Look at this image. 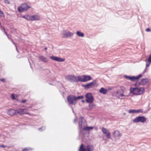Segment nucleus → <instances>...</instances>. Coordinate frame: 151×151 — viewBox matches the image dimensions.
I'll return each instance as SVG.
<instances>
[{"instance_id":"5701e85b","label":"nucleus","mask_w":151,"mask_h":151,"mask_svg":"<svg viewBox=\"0 0 151 151\" xmlns=\"http://www.w3.org/2000/svg\"><path fill=\"white\" fill-rule=\"evenodd\" d=\"M76 34L77 36L81 37H83L84 35V34L83 33L79 31H78L76 32Z\"/></svg>"},{"instance_id":"4c0bfd02","label":"nucleus","mask_w":151,"mask_h":151,"mask_svg":"<svg viewBox=\"0 0 151 151\" xmlns=\"http://www.w3.org/2000/svg\"><path fill=\"white\" fill-rule=\"evenodd\" d=\"M4 2L5 3L8 4H9L10 3L9 1H8V0H5L4 1Z\"/></svg>"},{"instance_id":"ddd939ff","label":"nucleus","mask_w":151,"mask_h":151,"mask_svg":"<svg viewBox=\"0 0 151 151\" xmlns=\"http://www.w3.org/2000/svg\"><path fill=\"white\" fill-rule=\"evenodd\" d=\"M142 76V74H140L137 76H130L129 80L132 81H134L136 80H137Z\"/></svg>"},{"instance_id":"603ef678","label":"nucleus","mask_w":151,"mask_h":151,"mask_svg":"<svg viewBox=\"0 0 151 151\" xmlns=\"http://www.w3.org/2000/svg\"><path fill=\"white\" fill-rule=\"evenodd\" d=\"M47 47H45L44 49V50H47Z\"/></svg>"},{"instance_id":"9d476101","label":"nucleus","mask_w":151,"mask_h":151,"mask_svg":"<svg viewBox=\"0 0 151 151\" xmlns=\"http://www.w3.org/2000/svg\"><path fill=\"white\" fill-rule=\"evenodd\" d=\"M149 81V80L148 78H142L138 83L139 85L144 86L147 84Z\"/></svg>"},{"instance_id":"de8ad7c7","label":"nucleus","mask_w":151,"mask_h":151,"mask_svg":"<svg viewBox=\"0 0 151 151\" xmlns=\"http://www.w3.org/2000/svg\"><path fill=\"white\" fill-rule=\"evenodd\" d=\"M72 112L74 113V114L75 115V116L76 115V113L74 111L73 109H72Z\"/></svg>"},{"instance_id":"4d7b16f0","label":"nucleus","mask_w":151,"mask_h":151,"mask_svg":"<svg viewBox=\"0 0 151 151\" xmlns=\"http://www.w3.org/2000/svg\"><path fill=\"white\" fill-rule=\"evenodd\" d=\"M2 30H3V28L2 29Z\"/></svg>"},{"instance_id":"f3484780","label":"nucleus","mask_w":151,"mask_h":151,"mask_svg":"<svg viewBox=\"0 0 151 151\" xmlns=\"http://www.w3.org/2000/svg\"><path fill=\"white\" fill-rule=\"evenodd\" d=\"M39 59L41 61L45 63H47L49 61L46 57L42 55L39 56Z\"/></svg>"},{"instance_id":"f257e3e1","label":"nucleus","mask_w":151,"mask_h":151,"mask_svg":"<svg viewBox=\"0 0 151 151\" xmlns=\"http://www.w3.org/2000/svg\"><path fill=\"white\" fill-rule=\"evenodd\" d=\"M78 124L79 135H81L82 139L84 141L85 139V119L83 116L79 117Z\"/></svg>"},{"instance_id":"a18cd8bd","label":"nucleus","mask_w":151,"mask_h":151,"mask_svg":"<svg viewBox=\"0 0 151 151\" xmlns=\"http://www.w3.org/2000/svg\"><path fill=\"white\" fill-rule=\"evenodd\" d=\"M28 151V149H27L26 148H24L22 150V151Z\"/></svg>"},{"instance_id":"39448f33","label":"nucleus","mask_w":151,"mask_h":151,"mask_svg":"<svg viewBox=\"0 0 151 151\" xmlns=\"http://www.w3.org/2000/svg\"><path fill=\"white\" fill-rule=\"evenodd\" d=\"M146 120V118L144 116H139L133 120L134 122L137 123L141 122L142 123L145 122Z\"/></svg>"},{"instance_id":"7c9ffc66","label":"nucleus","mask_w":151,"mask_h":151,"mask_svg":"<svg viewBox=\"0 0 151 151\" xmlns=\"http://www.w3.org/2000/svg\"><path fill=\"white\" fill-rule=\"evenodd\" d=\"M4 17L5 15L4 14L3 12L0 9V17Z\"/></svg>"},{"instance_id":"4468645a","label":"nucleus","mask_w":151,"mask_h":151,"mask_svg":"<svg viewBox=\"0 0 151 151\" xmlns=\"http://www.w3.org/2000/svg\"><path fill=\"white\" fill-rule=\"evenodd\" d=\"M7 114L11 116L16 115L17 114V111L12 109H10L8 111Z\"/></svg>"},{"instance_id":"79ce46f5","label":"nucleus","mask_w":151,"mask_h":151,"mask_svg":"<svg viewBox=\"0 0 151 151\" xmlns=\"http://www.w3.org/2000/svg\"><path fill=\"white\" fill-rule=\"evenodd\" d=\"M145 30L146 32H149L151 31V29L149 28L146 29H145Z\"/></svg>"},{"instance_id":"c9c22d12","label":"nucleus","mask_w":151,"mask_h":151,"mask_svg":"<svg viewBox=\"0 0 151 151\" xmlns=\"http://www.w3.org/2000/svg\"><path fill=\"white\" fill-rule=\"evenodd\" d=\"M11 98L12 99H16L15 95L14 94H12L11 95Z\"/></svg>"},{"instance_id":"a878e982","label":"nucleus","mask_w":151,"mask_h":151,"mask_svg":"<svg viewBox=\"0 0 151 151\" xmlns=\"http://www.w3.org/2000/svg\"><path fill=\"white\" fill-rule=\"evenodd\" d=\"M93 128V127L86 126V131L91 130Z\"/></svg>"},{"instance_id":"1a4fd4ad","label":"nucleus","mask_w":151,"mask_h":151,"mask_svg":"<svg viewBox=\"0 0 151 151\" xmlns=\"http://www.w3.org/2000/svg\"><path fill=\"white\" fill-rule=\"evenodd\" d=\"M50 58L53 60L60 62H63L65 60V58H63L54 56H50Z\"/></svg>"},{"instance_id":"c85d7f7f","label":"nucleus","mask_w":151,"mask_h":151,"mask_svg":"<svg viewBox=\"0 0 151 151\" xmlns=\"http://www.w3.org/2000/svg\"><path fill=\"white\" fill-rule=\"evenodd\" d=\"M29 15H23L21 17L23 18L26 19L27 21H29Z\"/></svg>"},{"instance_id":"3c124183","label":"nucleus","mask_w":151,"mask_h":151,"mask_svg":"<svg viewBox=\"0 0 151 151\" xmlns=\"http://www.w3.org/2000/svg\"><path fill=\"white\" fill-rule=\"evenodd\" d=\"M81 101H82V102L83 103H84L85 102V100H82Z\"/></svg>"},{"instance_id":"6e6552de","label":"nucleus","mask_w":151,"mask_h":151,"mask_svg":"<svg viewBox=\"0 0 151 151\" xmlns=\"http://www.w3.org/2000/svg\"><path fill=\"white\" fill-rule=\"evenodd\" d=\"M101 130L103 134L106 135V137L108 139H109L111 138V133L108 130L102 127Z\"/></svg>"},{"instance_id":"dca6fc26","label":"nucleus","mask_w":151,"mask_h":151,"mask_svg":"<svg viewBox=\"0 0 151 151\" xmlns=\"http://www.w3.org/2000/svg\"><path fill=\"white\" fill-rule=\"evenodd\" d=\"M17 113L19 114L20 115L27 114V112L25 109H19L17 111Z\"/></svg>"},{"instance_id":"a211bd4d","label":"nucleus","mask_w":151,"mask_h":151,"mask_svg":"<svg viewBox=\"0 0 151 151\" xmlns=\"http://www.w3.org/2000/svg\"><path fill=\"white\" fill-rule=\"evenodd\" d=\"M146 68L145 69L144 71H143V73H144L145 72L147 71V67L149 66V65H150L151 63V60H147L146 61Z\"/></svg>"},{"instance_id":"f704fd0d","label":"nucleus","mask_w":151,"mask_h":151,"mask_svg":"<svg viewBox=\"0 0 151 151\" xmlns=\"http://www.w3.org/2000/svg\"><path fill=\"white\" fill-rule=\"evenodd\" d=\"M78 121L77 117L76 115L75 116V118L74 119L73 122L74 123L76 124Z\"/></svg>"},{"instance_id":"4be33fe9","label":"nucleus","mask_w":151,"mask_h":151,"mask_svg":"<svg viewBox=\"0 0 151 151\" xmlns=\"http://www.w3.org/2000/svg\"><path fill=\"white\" fill-rule=\"evenodd\" d=\"M113 135L115 137H118L121 136L119 132L118 131H115L114 132Z\"/></svg>"},{"instance_id":"473e14b6","label":"nucleus","mask_w":151,"mask_h":151,"mask_svg":"<svg viewBox=\"0 0 151 151\" xmlns=\"http://www.w3.org/2000/svg\"><path fill=\"white\" fill-rule=\"evenodd\" d=\"M143 110L142 109H136V113H142Z\"/></svg>"},{"instance_id":"72a5a7b5","label":"nucleus","mask_w":151,"mask_h":151,"mask_svg":"<svg viewBox=\"0 0 151 151\" xmlns=\"http://www.w3.org/2000/svg\"><path fill=\"white\" fill-rule=\"evenodd\" d=\"M96 106V105L94 104H91V105H89V106L90 108L92 109L94 107H95Z\"/></svg>"},{"instance_id":"f03ea898","label":"nucleus","mask_w":151,"mask_h":151,"mask_svg":"<svg viewBox=\"0 0 151 151\" xmlns=\"http://www.w3.org/2000/svg\"><path fill=\"white\" fill-rule=\"evenodd\" d=\"M83 78L80 76L76 77L74 76L69 75L66 76L65 78L66 80L70 82H77L79 81L82 82H85V75L83 76Z\"/></svg>"},{"instance_id":"412c9836","label":"nucleus","mask_w":151,"mask_h":151,"mask_svg":"<svg viewBox=\"0 0 151 151\" xmlns=\"http://www.w3.org/2000/svg\"><path fill=\"white\" fill-rule=\"evenodd\" d=\"M22 6L26 10H28L29 9L31 8V6L28 5L27 3H24L22 4Z\"/></svg>"},{"instance_id":"ea45409f","label":"nucleus","mask_w":151,"mask_h":151,"mask_svg":"<svg viewBox=\"0 0 151 151\" xmlns=\"http://www.w3.org/2000/svg\"><path fill=\"white\" fill-rule=\"evenodd\" d=\"M10 40L11 41V42H12V43L15 46H16V43H15V42H14L13 39H11Z\"/></svg>"},{"instance_id":"cd10ccee","label":"nucleus","mask_w":151,"mask_h":151,"mask_svg":"<svg viewBox=\"0 0 151 151\" xmlns=\"http://www.w3.org/2000/svg\"><path fill=\"white\" fill-rule=\"evenodd\" d=\"M84 97L83 96H76V101L77 102V100L80 99H83Z\"/></svg>"},{"instance_id":"58836bf2","label":"nucleus","mask_w":151,"mask_h":151,"mask_svg":"<svg viewBox=\"0 0 151 151\" xmlns=\"http://www.w3.org/2000/svg\"><path fill=\"white\" fill-rule=\"evenodd\" d=\"M130 76H127V75L124 76V77L125 78H127L128 80H129V79Z\"/></svg>"},{"instance_id":"20e7f679","label":"nucleus","mask_w":151,"mask_h":151,"mask_svg":"<svg viewBox=\"0 0 151 151\" xmlns=\"http://www.w3.org/2000/svg\"><path fill=\"white\" fill-rule=\"evenodd\" d=\"M67 100L70 104L75 105L77 103L76 96L74 95H70L68 96Z\"/></svg>"},{"instance_id":"864d4df0","label":"nucleus","mask_w":151,"mask_h":151,"mask_svg":"<svg viewBox=\"0 0 151 151\" xmlns=\"http://www.w3.org/2000/svg\"><path fill=\"white\" fill-rule=\"evenodd\" d=\"M82 86L85 88V84H83L82 85Z\"/></svg>"},{"instance_id":"c756f323","label":"nucleus","mask_w":151,"mask_h":151,"mask_svg":"<svg viewBox=\"0 0 151 151\" xmlns=\"http://www.w3.org/2000/svg\"><path fill=\"white\" fill-rule=\"evenodd\" d=\"M129 113H136V109H130L128 111Z\"/></svg>"},{"instance_id":"37998d69","label":"nucleus","mask_w":151,"mask_h":151,"mask_svg":"<svg viewBox=\"0 0 151 151\" xmlns=\"http://www.w3.org/2000/svg\"><path fill=\"white\" fill-rule=\"evenodd\" d=\"M0 81L2 82H4L5 81V79L4 78H1L0 79Z\"/></svg>"},{"instance_id":"9b49d317","label":"nucleus","mask_w":151,"mask_h":151,"mask_svg":"<svg viewBox=\"0 0 151 151\" xmlns=\"http://www.w3.org/2000/svg\"><path fill=\"white\" fill-rule=\"evenodd\" d=\"M29 21H35L36 20H39L40 19V17L39 16L37 15H34L32 16L29 15Z\"/></svg>"},{"instance_id":"f8f14e48","label":"nucleus","mask_w":151,"mask_h":151,"mask_svg":"<svg viewBox=\"0 0 151 151\" xmlns=\"http://www.w3.org/2000/svg\"><path fill=\"white\" fill-rule=\"evenodd\" d=\"M95 83V81H93L92 82L86 84V89H89L92 88L94 86Z\"/></svg>"},{"instance_id":"c03bdc74","label":"nucleus","mask_w":151,"mask_h":151,"mask_svg":"<svg viewBox=\"0 0 151 151\" xmlns=\"http://www.w3.org/2000/svg\"><path fill=\"white\" fill-rule=\"evenodd\" d=\"M3 31L4 32L5 35H6L7 34V32H6L5 29L4 28V27H3Z\"/></svg>"},{"instance_id":"bb28decb","label":"nucleus","mask_w":151,"mask_h":151,"mask_svg":"<svg viewBox=\"0 0 151 151\" xmlns=\"http://www.w3.org/2000/svg\"><path fill=\"white\" fill-rule=\"evenodd\" d=\"M92 79L91 77L89 75H86V82Z\"/></svg>"},{"instance_id":"09e8293b","label":"nucleus","mask_w":151,"mask_h":151,"mask_svg":"<svg viewBox=\"0 0 151 151\" xmlns=\"http://www.w3.org/2000/svg\"><path fill=\"white\" fill-rule=\"evenodd\" d=\"M15 46L16 47V50L17 51V52H19V51L18 50L17 46V45H16V46Z\"/></svg>"},{"instance_id":"423d86ee","label":"nucleus","mask_w":151,"mask_h":151,"mask_svg":"<svg viewBox=\"0 0 151 151\" xmlns=\"http://www.w3.org/2000/svg\"><path fill=\"white\" fill-rule=\"evenodd\" d=\"M86 101L87 103H92L94 100L93 96L91 93H88L86 95Z\"/></svg>"},{"instance_id":"a19ab883","label":"nucleus","mask_w":151,"mask_h":151,"mask_svg":"<svg viewBox=\"0 0 151 151\" xmlns=\"http://www.w3.org/2000/svg\"><path fill=\"white\" fill-rule=\"evenodd\" d=\"M0 147H3V148H5V147H7V146H6V145H0Z\"/></svg>"},{"instance_id":"2eb2a0df","label":"nucleus","mask_w":151,"mask_h":151,"mask_svg":"<svg viewBox=\"0 0 151 151\" xmlns=\"http://www.w3.org/2000/svg\"><path fill=\"white\" fill-rule=\"evenodd\" d=\"M94 147L92 145H87L86 147V151H93Z\"/></svg>"},{"instance_id":"7ed1b4c3","label":"nucleus","mask_w":151,"mask_h":151,"mask_svg":"<svg viewBox=\"0 0 151 151\" xmlns=\"http://www.w3.org/2000/svg\"><path fill=\"white\" fill-rule=\"evenodd\" d=\"M144 91V88H130V93L135 95H141Z\"/></svg>"},{"instance_id":"6ab92c4d","label":"nucleus","mask_w":151,"mask_h":151,"mask_svg":"<svg viewBox=\"0 0 151 151\" xmlns=\"http://www.w3.org/2000/svg\"><path fill=\"white\" fill-rule=\"evenodd\" d=\"M116 96L120 99H123V97L125 96L123 94L120 93L119 91H117L116 93Z\"/></svg>"},{"instance_id":"2f4dec72","label":"nucleus","mask_w":151,"mask_h":151,"mask_svg":"<svg viewBox=\"0 0 151 151\" xmlns=\"http://www.w3.org/2000/svg\"><path fill=\"white\" fill-rule=\"evenodd\" d=\"M45 129V127H42L38 129V130L40 131H42Z\"/></svg>"},{"instance_id":"5fc2aeb1","label":"nucleus","mask_w":151,"mask_h":151,"mask_svg":"<svg viewBox=\"0 0 151 151\" xmlns=\"http://www.w3.org/2000/svg\"><path fill=\"white\" fill-rule=\"evenodd\" d=\"M6 36H7V37L8 36V34H6Z\"/></svg>"},{"instance_id":"8fccbe9b","label":"nucleus","mask_w":151,"mask_h":151,"mask_svg":"<svg viewBox=\"0 0 151 151\" xmlns=\"http://www.w3.org/2000/svg\"><path fill=\"white\" fill-rule=\"evenodd\" d=\"M10 40H11V39H12L11 38L9 37V36H8L7 37Z\"/></svg>"},{"instance_id":"b1692460","label":"nucleus","mask_w":151,"mask_h":151,"mask_svg":"<svg viewBox=\"0 0 151 151\" xmlns=\"http://www.w3.org/2000/svg\"><path fill=\"white\" fill-rule=\"evenodd\" d=\"M99 91L101 93H103L104 94H105L106 93L107 90L106 89L102 87L100 89Z\"/></svg>"},{"instance_id":"6e6d98bb","label":"nucleus","mask_w":151,"mask_h":151,"mask_svg":"<svg viewBox=\"0 0 151 151\" xmlns=\"http://www.w3.org/2000/svg\"><path fill=\"white\" fill-rule=\"evenodd\" d=\"M49 84H50V85H52V84L50 83Z\"/></svg>"},{"instance_id":"393cba45","label":"nucleus","mask_w":151,"mask_h":151,"mask_svg":"<svg viewBox=\"0 0 151 151\" xmlns=\"http://www.w3.org/2000/svg\"><path fill=\"white\" fill-rule=\"evenodd\" d=\"M79 151H85V146L83 144H82L80 146Z\"/></svg>"},{"instance_id":"aec40b11","label":"nucleus","mask_w":151,"mask_h":151,"mask_svg":"<svg viewBox=\"0 0 151 151\" xmlns=\"http://www.w3.org/2000/svg\"><path fill=\"white\" fill-rule=\"evenodd\" d=\"M17 9L18 12L20 13H22L24 11H27L25 9V8L22 7V5L19 6Z\"/></svg>"},{"instance_id":"49530a36","label":"nucleus","mask_w":151,"mask_h":151,"mask_svg":"<svg viewBox=\"0 0 151 151\" xmlns=\"http://www.w3.org/2000/svg\"><path fill=\"white\" fill-rule=\"evenodd\" d=\"M28 61H29V64H30V67L32 69V66H31V63L29 60V59H28Z\"/></svg>"},{"instance_id":"0eeeda50","label":"nucleus","mask_w":151,"mask_h":151,"mask_svg":"<svg viewBox=\"0 0 151 151\" xmlns=\"http://www.w3.org/2000/svg\"><path fill=\"white\" fill-rule=\"evenodd\" d=\"M73 35V33L65 30H64L63 33L62 37L63 38H67L68 37H72Z\"/></svg>"},{"instance_id":"e433bc0d","label":"nucleus","mask_w":151,"mask_h":151,"mask_svg":"<svg viewBox=\"0 0 151 151\" xmlns=\"http://www.w3.org/2000/svg\"><path fill=\"white\" fill-rule=\"evenodd\" d=\"M27 100L26 99L20 101L21 103L25 104Z\"/></svg>"}]
</instances>
